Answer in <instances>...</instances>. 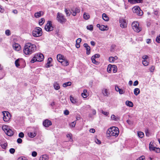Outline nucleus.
I'll return each instance as SVG.
<instances>
[{
  "instance_id": "f257e3e1",
  "label": "nucleus",
  "mask_w": 160,
  "mask_h": 160,
  "mask_svg": "<svg viewBox=\"0 0 160 160\" xmlns=\"http://www.w3.org/2000/svg\"><path fill=\"white\" fill-rule=\"evenodd\" d=\"M36 50V46L35 45L28 42L25 45L23 51L25 54L30 55L35 52Z\"/></svg>"
},
{
  "instance_id": "f03ea898",
  "label": "nucleus",
  "mask_w": 160,
  "mask_h": 160,
  "mask_svg": "<svg viewBox=\"0 0 160 160\" xmlns=\"http://www.w3.org/2000/svg\"><path fill=\"white\" fill-rule=\"evenodd\" d=\"M118 128L115 127H112L109 128L107 131V134H109V136L117 137L119 133Z\"/></svg>"
},
{
  "instance_id": "7ed1b4c3",
  "label": "nucleus",
  "mask_w": 160,
  "mask_h": 160,
  "mask_svg": "<svg viewBox=\"0 0 160 160\" xmlns=\"http://www.w3.org/2000/svg\"><path fill=\"white\" fill-rule=\"evenodd\" d=\"M132 27L133 30L135 32H138L141 30V28L139 26L138 22H133L132 24Z\"/></svg>"
},
{
  "instance_id": "20e7f679",
  "label": "nucleus",
  "mask_w": 160,
  "mask_h": 160,
  "mask_svg": "<svg viewBox=\"0 0 160 160\" xmlns=\"http://www.w3.org/2000/svg\"><path fill=\"white\" fill-rule=\"evenodd\" d=\"M57 19L58 21L61 24L64 23L67 21V19L62 14L58 13L57 16Z\"/></svg>"
},
{
  "instance_id": "39448f33",
  "label": "nucleus",
  "mask_w": 160,
  "mask_h": 160,
  "mask_svg": "<svg viewBox=\"0 0 160 160\" xmlns=\"http://www.w3.org/2000/svg\"><path fill=\"white\" fill-rule=\"evenodd\" d=\"M42 29L39 27L35 28L34 31H33L32 34L33 36L35 37H38L42 35Z\"/></svg>"
},
{
  "instance_id": "423d86ee",
  "label": "nucleus",
  "mask_w": 160,
  "mask_h": 160,
  "mask_svg": "<svg viewBox=\"0 0 160 160\" xmlns=\"http://www.w3.org/2000/svg\"><path fill=\"white\" fill-rule=\"evenodd\" d=\"M3 114V120L4 122H8L9 121L11 118V114L8 111H5L2 112Z\"/></svg>"
},
{
  "instance_id": "0eeeda50",
  "label": "nucleus",
  "mask_w": 160,
  "mask_h": 160,
  "mask_svg": "<svg viewBox=\"0 0 160 160\" xmlns=\"http://www.w3.org/2000/svg\"><path fill=\"white\" fill-rule=\"evenodd\" d=\"M44 28L48 32L52 31L53 28L52 25V22L50 21H48L47 23L45 25Z\"/></svg>"
},
{
  "instance_id": "6e6552de",
  "label": "nucleus",
  "mask_w": 160,
  "mask_h": 160,
  "mask_svg": "<svg viewBox=\"0 0 160 160\" xmlns=\"http://www.w3.org/2000/svg\"><path fill=\"white\" fill-rule=\"evenodd\" d=\"M119 23L120 27L122 28H125L127 27V23L126 20L123 18L119 19Z\"/></svg>"
},
{
  "instance_id": "1a4fd4ad",
  "label": "nucleus",
  "mask_w": 160,
  "mask_h": 160,
  "mask_svg": "<svg viewBox=\"0 0 160 160\" xmlns=\"http://www.w3.org/2000/svg\"><path fill=\"white\" fill-rule=\"evenodd\" d=\"M43 124L44 127H48L52 125V122L50 120L46 119L43 122Z\"/></svg>"
},
{
  "instance_id": "9d476101",
  "label": "nucleus",
  "mask_w": 160,
  "mask_h": 160,
  "mask_svg": "<svg viewBox=\"0 0 160 160\" xmlns=\"http://www.w3.org/2000/svg\"><path fill=\"white\" fill-rule=\"evenodd\" d=\"M57 60L58 62H61L65 58L64 56L61 54H58L57 56Z\"/></svg>"
},
{
  "instance_id": "9b49d317",
  "label": "nucleus",
  "mask_w": 160,
  "mask_h": 160,
  "mask_svg": "<svg viewBox=\"0 0 160 160\" xmlns=\"http://www.w3.org/2000/svg\"><path fill=\"white\" fill-rule=\"evenodd\" d=\"M36 56L37 58L38 59V61L39 62L42 61L44 58L43 55L41 53L36 54Z\"/></svg>"
},
{
  "instance_id": "f8f14e48",
  "label": "nucleus",
  "mask_w": 160,
  "mask_h": 160,
  "mask_svg": "<svg viewBox=\"0 0 160 160\" xmlns=\"http://www.w3.org/2000/svg\"><path fill=\"white\" fill-rule=\"evenodd\" d=\"M83 46L86 48V54L88 55H89L90 53V47L88 46V44L84 43L83 44Z\"/></svg>"
},
{
  "instance_id": "ddd939ff",
  "label": "nucleus",
  "mask_w": 160,
  "mask_h": 160,
  "mask_svg": "<svg viewBox=\"0 0 160 160\" xmlns=\"http://www.w3.org/2000/svg\"><path fill=\"white\" fill-rule=\"evenodd\" d=\"M117 67L114 65H112L111 64H109L108 66L107 70H117Z\"/></svg>"
},
{
  "instance_id": "4468645a",
  "label": "nucleus",
  "mask_w": 160,
  "mask_h": 160,
  "mask_svg": "<svg viewBox=\"0 0 160 160\" xmlns=\"http://www.w3.org/2000/svg\"><path fill=\"white\" fill-rule=\"evenodd\" d=\"M13 49L16 51H18L21 49L20 45L18 43H15L13 45Z\"/></svg>"
},
{
  "instance_id": "2eb2a0df",
  "label": "nucleus",
  "mask_w": 160,
  "mask_h": 160,
  "mask_svg": "<svg viewBox=\"0 0 160 160\" xmlns=\"http://www.w3.org/2000/svg\"><path fill=\"white\" fill-rule=\"evenodd\" d=\"M52 61V59L51 58H48V62L46 65V67L48 68L52 66L51 62Z\"/></svg>"
},
{
  "instance_id": "dca6fc26",
  "label": "nucleus",
  "mask_w": 160,
  "mask_h": 160,
  "mask_svg": "<svg viewBox=\"0 0 160 160\" xmlns=\"http://www.w3.org/2000/svg\"><path fill=\"white\" fill-rule=\"evenodd\" d=\"M128 1L131 4H135L136 3H142V0H128Z\"/></svg>"
},
{
  "instance_id": "f3484780",
  "label": "nucleus",
  "mask_w": 160,
  "mask_h": 160,
  "mask_svg": "<svg viewBox=\"0 0 160 160\" xmlns=\"http://www.w3.org/2000/svg\"><path fill=\"white\" fill-rule=\"evenodd\" d=\"M118 59V57L116 56L114 57H110L109 58V61L110 62H113L115 60Z\"/></svg>"
},
{
  "instance_id": "a211bd4d",
  "label": "nucleus",
  "mask_w": 160,
  "mask_h": 160,
  "mask_svg": "<svg viewBox=\"0 0 160 160\" xmlns=\"http://www.w3.org/2000/svg\"><path fill=\"white\" fill-rule=\"evenodd\" d=\"M43 14V13L42 12H38L35 13L34 17L37 18H39Z\"/></svg>"
},
{
  "instance_id": "6ab92c4d",
  "label": "nucleus",
  "mask_w": 160,
  "mask_h": 160,
  "mask_svg": "<svg viewBox=\"0 0 160 160\" xmlns=\"http://www.w3.org/2000/svg\"><path fill=\"white\" fill-rule=\"evenodd\" d=\"M102 92L105 96H108L109 93L108 92L107 89L104 88L102 90Z\"/></svg>"
},
{
  "instance_id": "aec40b11",
  "label": "nucleus",
  "mask_w": 160,
  "mask_h": 160,
  "mask_svg": "<svg viewBox=\"0 0 160 160\" xmlns=\"http://www.w3.org/2000/svg\"><path fill=\"white\" fill-rule=\"evenodd\" d=\"M7 131V134L9 136H12L13 134V132L12 131L11 129H6Z\"/></svg>"
},
{
  "instance_id": "412c9836",
  "label": "nucleus",
  "mask_w": 160,
  "mask_h": 160,
  "mask_svg": "<svg viewBox=\"0 0 160 160\" xmlns=\"http://www.w3.org/2000/svg\"><path fill=\"white\" fill-rule=\"evenodd\" d=\"M140 10V8L138 6H135L132 8L133 12L135 13H137Z\"/></svg>"
},
{
  "instance_id": "4be33fe9",
  "label": "nucleus",
  "mask_w": 160,
  "mask_h": 160,
  "mask_svg": "<svg viewBox=\"0 0 160 160\" xmlns=\"http://www.w3.org/2000/svg\"><path fill=\"white\" fill-rule=\"evenodd\" d=\"M60 63H61L64 66H67L69 64V62L65 58L64 60H63Z\"/></svg>"
},
{
  "instance_id": "5701e85b",
  "label": "nucleus",
  "mask_w": 160,
  "mask_h": 160,
  "mask_svg": "<svg viewBox=\"0 0 160 160\" xmlns=\"http://www.w3.org/2000/svg\"><path fill=\"white\" fill-rule=\"evenodd\" d=\"M49 157L47 155H43L40 158V160H48Z\"/></svg>"
},
{
  "instance_id": "b1692460",
  "label": "nucleus",
  "mask_w": 160,
  "mask_h": 160,
  "mask_svg": "<svg viewBox=\"0 0 160 160\" xmlns=\"http://www.w3.org/2000/svg\"><path fill=\"white\" fill-rule=\"evenodd\" d=\"M108 29V28L107 26H105L103 25H101L99 28V29L101 31L107 30Z\"/></svg>"
},
{
  "instance_id": "393cba45",
  "label": "nucleus",
  "mask_w": 160,
  "mask_h": 160,
  "mask_svg": "<svg viewBox=\"0 0 160 160\" xmlns=\"http://www.w3.org/2000/svg\"><path fill=\"white\" fill-rule=\"evenodd\" d=\"M102 18L105 21H109V18L105 13H104L102 14Z\"/></svg>"
},
{
  "instance_id": "a878e982",
  "label": "nucleus",
  "mask_w": 160,
  "mask_h": 160,
  "mask_svg": "<svg viewBox=\"0 0 160 160\" xmlns=\"http://www.w3.org/2000/svg\"><path fill=\"white\" fill-rule=\"evenodd\" d=\"M126 104L127 106L129 107H132L133 106V103L132 102L129 101H127Z\"/></svg>"
},
{
  "instance_id": "bb28decb",
  "label": "nucleus",
  "mask_w": 160,
  "mask_h": 160,
  "mask_svg": "<svg viewBox=\"0 0 160 160\" xmlns=\"http://www.w3.org/2000/svg\"><path fill=\"white\" fill-rule=\"evenodd\" d=\"M140 93V90L138 88H135L134 90V93L136 95H138Z\"/></svg>"
},
{
  "instance_id": "cd10ccee",
  "label": "nucleus",
  "mask_w": 160,
  "mask_h": 160,
  "mask_svg": "<svg viewBox=\"0 0 160 160\" xmlns=\"http://www.w3.org/2000/svg\"><path fill=\"white\" fill-rule=\"evenodd\" d=\"M87 90L84 89L83 90V92L82 93V97L84 98H86L88 96V94L86 93L87 92Z\"/></svg>"
},
{
  "instance_id": "c85d7f7f",
  "label": "nucleus",
  "mask_w": 160,
  "mask_h": 160,
  "mask_svg": "<svg viewBox=\"0 0 160 160\" xmlns=\"http://www.w3.org/2000/svg\"><path fill=\"white\" fill-rule=\"evenodd\" d=\"M90 16L89 14L86 12L84 13L83 14V18L85 20H88L90 18Z\"/></svg>"
},
{
  "instance_id": "c756f323",
  "label": "nucleus",
  "mask_w": 160,
  "mask_h": 160,
  "mask_svg": "<svg viewBox=\"0 0 160 160\" xmlns=\"http://www.w3.org/2000/svg\"><path fill=\"white\" fill-rule=\"evenodd\" d=\"M53 86L55 89L56 90L59 89L60 88L59 84L57 82H55L54 83Z\"/></svg>"
},
{
  "instance_id": "7c9ffc66",
  "label": "nucleus",
  "mask_w": 160,
  "mask_h": 160,
  "mask_svg": "<svg viewBox=\"0 0 160 160\" xmlns=\"http://www.w3.org/2000/svg\"><path fill=\"white\" fill-rule=\"evenodd\" d=\"M70 100L71 101L72 103H75L77 102V100L76 99L74 98L72 96H70Z\"/></svg>"
},
{
  "instance_id": "2f4dec72",
  "label": "nucleus",
  "mask_w": 160,
  "mask_h": 160,
  "mask_svg": "<svg viewBox=\"0 0 160 160\" xmlns=\"http://www.w3.org/2000/svg\"><path fill=\"white\" fill-rule=\"evenodd\" d=\"M28 136L31 138L34 137L36 135V134L35 132H29L28 133Z\"/></svg>"
},
{
  "instance_id": "473e14b6",
  "label": "nucleus",
  "mask_w": 160,
  "mask_h": 160,
  "mask_svg": "<svg viewBox=\"0 0 160 160\" xmlns=\"http://www.w3.org/2000/svg\"><path fill=\"white\" fill-rule=\"evenodd\" d=\"M138 136L141 138H142L144 136V133L142 132H138Z\"/></svg>"
},
{
  "instance_id": "72a5a7b5",
  "label": "nucleus",
  "mask_w": 160,
  "mask_h": 160,
  "mask_svg": "<svg viewBox=\"0 0 160 160\" xmlns=\"http://www.w3.org/2000/svg\"><path fill=\"white\" fill-rule=\"evenodd\" d=\"M149 148L150 150H155V147H154L152 144L150 142L149 145Z\"/></svg>"
},
{
  "instance_id": "f704fd0d",
  "label": "nucleus",
  "mask_w": 160,
  "mask_h": 160,
  "mask_svg": "<svg viewBox=\"0 0 160 160\" xmlns=\"http://www.w3.org/2000/svg\"><path fill=\"white\" fill-rule=\"evenodd\" d=\"M38 61V59L37 58L36 56V54L34 55L33 58L32 59L31 61V63H34L36 61Z\"/></svg>"
},
{
  "instance_id": "c9c22d12",
  "label": "nucleus",
  "mask_w": 160,
  "mask_h": 160,
  "mask_svg": "<svg viewBox=\"0 0 160 160\" xmlns=\"http://www.w3.org/2000/svg\"><path fill=\"white\" fill-rule=\"evenodd\" d=\"M71 85V82H68L63 84V86L64 87H66L68 86H70Z\"/></svg>"
},
{
  "instance_id": "e433bc0d",
  "label": "nucleus",
  "mask_w": 160,
  "mask_h": 160,
  "mask_svg": "<svg viewBox=\"0 0 160 160\" xmlns=\"http://www.w3.org/2000/svg\"><path fill=\"white\" fill-rule=\"evenodd\" d=\"M67 138H69V140H70V141H73V139H72V135L71 133L68 134L67 135Z\"/></svg>"
},
{
  "instance_id": "4c0bfd02",
  "label": "nucleus",
  "mask_w": 160,
  "mask_h": 160,
  "mask_svg": "<svg viewBox=\"0 0 160 160\" xmlns=\"http://www.w3.org/2000/svg\"><path fill=\"white\" fill-rule=\"evenodd\" d=\"M65 12L67 16H68L70 15L71 12H70L69 9H65Z\"/></svg>"
},
{
  "instance_id": "58836bf2",
  "label": "nucleus",
  "mask_w": 160,
  "mask_h": 160,
  "mask_svg": "<svg viewBox=\"0 0 160 160\" xmlns=\"http://www.w3.org/2000/svg\"><path fill=\"white\" fill-rule=\"evenodd\" d=\"M71 13H72V15L73 16H75L77 14V12L75 11V10L72 9H71Z\"/></svg>"
},
{
  "instance_id": "ea45409f",
  "label": "nucleus",
  "mask_w": 160,
  "mask_h": 160,
  "mask_svg": "<svg viewBox=\"0 0 160 160\" xmlns=\"http://www.w3.org/2000/svg\"><path fill=\"white\" fill-rule=\"evenodd\" d=\"M45 21L44 18H41L39 21V24L40 25H42L44 23Z\"/></svg>"
},
{
  "instance_id": "a19ab883",
  "label": "nucleus",
  "mask_w": 160,
  "mask_h": 160,
  "mask_svg": "<svg viewBox=\"0 0 160 160\" xmlns=\"http://www.w3.org/2000/svg\"><path fill=\"white\" fill-rule=\"evenodd\" d=\"M149 62L147 60H143L142 61V63L145 66H147L148 65Z\"/></svg>"
},
{
  "instance_id": "79ce46f5",
  "label": "nucleus",
  "mask_w": 160,
  "mask_h": 160,
  "mask_svg": "<svg viewBox=\"0 0 160 160\" xmlns=\"http://www.w3.org/2000/svg\"><path fill=\"white\" fill-rule=\"evenodd\" d=\"M7 145V143H4L1 144V146L2 148L5 149L6 148Z\"/></svg>"
},
{
  "instance_id": "37998d69",
  "label": "nucleus",
  "mask_w": 160,
  "mask_h": 160,
  "mask_svg": "<svg viewBox=\"0 0 160 160\" xmlns=\"http://www.w3.org/2000/svg\"><path fill=\"white\" fill-rule=\"evenodd\" d=\"M76 122L74 121L69 124V125L71 127L74 128L75 127L76 124Z\"/></svg>"
},
{
  "instance_id": "c03bdc74",
  "label": "nucleus",
  "mask_w": 160,
  "mask_h": 160,
  "mask_svg": "<svg viewBox=\"0 0 160 160\" xmlns=\"http://www.w3.org/2000/svg\"><path fill=\"white\" fill-rule=\"evenodd\" d=\"M94 57H92L91 59L92 61V62L96 64H98V62L97 61L95 60V58H93Z\"/></svg>"
},
{
  "instance_id": "a18cd8bd",
  "label": "nucleus",
  "mask_w": 160,
  "mask_h": 160,
  "mask_svg": "<svg viewBox=\"0 0 160 160\" xmlns=\"http://www.w3.org/2000/svg\"><path fill=\"white\" fill-rule=\"evenodd\" d=\"M87 28L88 30H90V31H92L93 29V27L92 25H90L88 26L87 27Z\"/></svg>"
},
{
  "instance_id": "49530a36",
  "label": "nucleus",
  "mask_w": 160,
  "mask_h": 160,
  "mask_svg": "<svg viewBox=\"0 0 160 160\" xmlns=\"http://www.w3.org/2000/svg\"><path fill=\"white\" fill-rule=\"evenodd\" d=\"M18 136L19 137L22 138L24 137V135L23 132H20L19 133Z\"/></svg>"
},
{
  "instance_id": "de8ad7c7",
  "label": "nucleus",
  "mask_w": 160,
  "mask_h": 160,
  "mask_svg": "<svg viewBox=\"0 0 160 160\" xmlns=\"http://www.w3.org/2000/svg\"><path fill=\"white\" fill-rule=\"evenodd\" d=\"M18 160H28L27 158L24 157H19L18 159Z\"/></svg>"
},
{
  "instance_id": "09e8293b",
  "label": "nucleus",
  "mask_w": 160,
  "mask_h": 160,
  "mask_svg": "<svg viewBox=\"0 0 160 160\" xmlns=\"http://www.w3.org/2000/svg\"><path fill=\"white\" fill-rule=\"evenodd\" d=\"M19 59H17L15 61V63L16 66L17 67H18V66H19Z\"/></svg>"
},
{
  "instance_id": "8fccbe9b",
  "label": "nucleus",
  "mask_w": 160,
  "mask_h": 160,
  "mask_svg": "<svg viewBox=\"0 0 160 160\" xmlns=\"http://www.w3.org/2000/svg\"><path fill=\"white\" fill-rule=\"evenodd\" d=\"M145 159V156H142L137 159L136 160H144Z\"/></svg>"
},
{
  "instance_id": "3c124183",
  "label": "nucleus",
  "mask_w": 160,
  "mask_h": 160,
  "mask_svg": "<svg viewBox=\"0 0 160 160\" xmlns=\"http://www.w3.org/2000/svg\"><path fill=\"white\" fill-rule=\"evenodd\" d=\"M136 14L137 15H138L139 16H141L142 15L143 12H142V11L141 10H140Z\"/></svg>"
},
{
  "instance_id": "603ef678",
  "label": "nucleus",
  "mask_w": 160,
  "mask_h": 160,
  "mask_svg": "<svg viewBox=\"0 0 160 160\" xmlns=\"http://www.w3.org/2000/svg\"><path fill=\"white\" fill-rule=\"evenodd\" d=\"M155 152L157 153H159L160 152V148H156L155 147Z\"/></svg>"
},
{
  "instance_id": "864d4df0",
  "label": "nucleus",
  "mask_w": 160,
  "mask_h": 160,
  "mask_svg": "<svg viewBox=\"0 0 160 160\" xmlns=\"http://www.w3.org/2000/svg\"><path fill=\"white\" fill-rule=\"evenodd\" d=\"M148 58V57L147 55H144L142 57L143 60H147V59Z\"/></svg>"
},
{
  "instance_id": "5fc2aeb1",
  "label": "nucleus",
  "mask_w": 160,
  "mask_h": 160,
  "mask_svg": "<svg viewBox=\"0 0 160 160\" xmlns=\"http://www.w3.org/2000/svg\"><path fill=\"white\" fill-rule=\"evenodd\" d=\"M5 34L7 36H9L10 35V32L9 30H7L5 31Z\"/></svg>"
},
{
  "instance_id": "6e6d98bb",
  "label": "nucleus",
  "mask_w": 160,
  "mask_h": 160,
  "mask_svg": "<svg viewBox=\"0 0 160 160\" xmlns=\"http://www.w3.org/2000/svg\"><path fill=\"white\" fill-rule=\"evenodd\" d=\"M9 152L12 154L14 153L15 152V150L14 148H11L9 150Z\"/></svg>"
},
{
  "instance_id": "4d7b16f0",
  "label": "nucleus",
  "mask_w": 160,
  "mask_h": 160,
  "mask_svg": "<svg viewBox=\"0 0 160 160\" xmlns=\"http://www.w3.org/2000/svg\"><path fill=\"white\" fill-rule=\"evenodd\" d=\"M37 155V152L35 151H33L32 152V155L33 157H36Z\"/></svg>"
},
{
  "instance_id": "13d9d810",
  "label": "nucleus",
  "mask_w": 160,
  "mask_h": 160,
  "mask_svg": "<svg viewBox=\"0 0 160 160\" xmlns=\"http://www.w3.org/2000/svg\"><path fill=\"white\" fill-rule=\"evenodd\" d=\"M118 92H119V93L120 94H123L124 92V91L122 89H120Z\"/></svg>"
},
{
  "instance_id": "bf43d9fd",
  "label": "nucleus",
  "mask_w": 160,
  "mask_h": 160,
  "mask_svg": "<svg viewBox=\"0 0 160 160\" xmlns=\"http://www.w3.org/2000/svg\"><path fill=\"white\" fill-rule=\"evenodd\" d=\"M100 56V55L98 54H95L93 56H92V57H94L93 58H99Z\"/></svg>"
},
{
  "instance_id": "052dcab7",
  "label": "nucleus",
  "mask_w": 160,
  "mask_h": 160,
  "mask_svg": "<svg viewBox=\"0 0 160 160\" xmlns=\"http://www.w3.org/2000/svg\"><path fill=\"white\" fill-rule=\"evenodd\" d=\"M111 118L113 120H115V121L116 120V117L115 116V115H114L113 114L112 115H111Z\"/></svg>"
},
{
  "instance_id": "680f3d73",
  "label": "nucleus",
  "mask_w": 160,
  "mask_h": 160,
  "mask_svg": "<svg viewBox=\"0 0 160 160\" xmlns=\"http://www.w3.org/2000/svg\"><path fill=\"white\" fill-rule=\"evenodd\" d=\"M156 41L158 43H160V35L157 37Z\"/></svg>"
},
{
  "instance_id": "e2e57ef3",
  "label": "nucleus",
  "mask_w": 160,
  "mask_h": 160,
  "mask_svg": "<svg viewBox=\"0 0 160 160\" xmlns=\"http://www.w3.org/2000/svg\"><path fill=\"white\" fill-rule=\"evenodd\" d=\"M17 142L18 143H21L22 142V140L20 138H18L17 140Z\"/></svg>"
},
{
  "instance_id": "0e129e2a",
  "label": "nucleus",
  "mask_w": 160,
  "mask_h": 160,
  "mask_svg": "<svg viewBox=\"0 0 160 160\" xmlns=\"http://www.w3.org/2000/svg\"><path fill=\"white\" fill-rule=\"evenodd\" d=\"M64 113L65 115H67L69 114V111L68 110H66L64 111Z\"/></svg>"
},
{
  "instance_id": "69168bd1",
  "label": "nucleus",
  "mask_w": 160,
  "mask_h": 160,
  "mask_svg": "<svg viewBox=\"0 0 160 160\" xmlns=\"http://www.w3.org/2000/svg\"><path fill=\"white\" fill-rule=\"evenodd\" d=\"M95 142L97 144H100L101 143V142L100 140L98 139H96L95 140Z\"/></svg>"
},
{
  "instance_id": "338daca9",
  "label": "nucleus",
  "mask_w": 160,
  "mask_h": 160,
  "mask_svg": "<svg viewBox=\"0 0 160 160\" xmlns=\"http://www.w3.org/2000/svg\"><path fill=\"white\" fill-rule=\"evenodd\" d=\"M82 39L80 38H78L77 39V40L76 41V42L78 43H80L81 42Z\"/></svg>"
},
{
  "instance_id": "774afa93",
  "label": "nucleus",
  "mask_w": 160,
  "mask_h": 160,
  "mask_svg": "<svg viewBox=\"0 0 160 160\" xmlns=\"http://www.w3.org/2000/svg\"><path fill=\"white\" fill-rule=\"evenodd\" d=\"M138 84V82L137 80L135 81L133 83V85L134 86H137Z\"/></svg>"
}]
</instances>
